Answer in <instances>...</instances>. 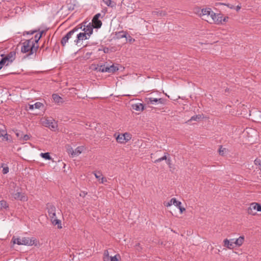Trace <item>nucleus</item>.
Listing matches in <instances>:
<instances>
[{
  "label": "nucleus",
  "instance_id": "nucleus-45",
  "mask_svg": "<svg viewBox=\"0 0 261 261\" xmlns=\"http://www.w3.org/2000/svg\"><path fill=\"white\" fill-rule=\"evenodd\" d=\"M101 16V14L100 13H97L96 14L93 18H96V19H99V18Z\"/></svg>",
  "mask_w": 261,
  "mask_h": 261
},
{
  "label": "nucleus",
  "instance_id": "nucleus-37",
  "mask_svg": "<svg viewBox=\"0 0 261 261\" xmlns=\"http://www.w3.org/2000/svg\"><path fill=\"white\" fill-rule=\"evenodd\" d=\"M103 2L108 6H110L111 4V0H102Z\"/></svg>",
  "mask_w": 261,
  "mask_h": 261
},
{
  "label": "nucleus",
  "instance_id": "nucleus-11",
  "mask_svg": "<svg viewBox=\"0 0 261 261\" xmlns=\"http://www.w3.org/2000/svg\"><path fill=\"white\" fill-rule=\"evenodd\" d=\"M86 24L87 22L82 24L80 28L82 29L84 33H85L86 34L90 36L93 33V26L91 23H89L87 24Z\"/></svg>",
  "mask_w": 261,
  "mask_h": 261
},
{
  "label": "nucleus",
  "instance_id": "nucleus-33",
  "mask_svg": "<svg viewBox=\"0 0 261 261\" xmlns=\"http://www.w3.org/2000/svg\"><path fill=\"white\" fill-rule=\"evenodd\" d=\"M93 174L95 177L98 180L102 176V173L100 172H94Z\"/></svg>",
  "mask_w": 261,
  "mask_h": 261
},
{
  "label": "nucleus",
  "instance_id": "nucleus-41",
  "mask_svg": "<svg viewBox=\"0 0 261 261\" xmlns=\"http://www.w3.org/2000/svg\"><path fill=\"white\" fill-rule=\"evenodd\" d=\"M99 180H100V183H101V184H103L107 181V179L105 177H104L103 176L100 178Z\"/></svg>",
  "mask_w": 261,
  "mask_h": 261
},
{
  "label": "nucleus",
  "instance_id": "nucleus-1",
  "mask_svg": "<svg viewBox=\"0 0 261 261\" xmlns=\"http://www.w3.org/2000/svg\"><path fill=\"white\" fill-rule=\"evenodd\" d=\"M38 48V45H35L33 39L25 41L22 43L21 51L23 53H28V56L35 54Z\"/></svg>",
  "mask_w": 261,
  "mask_h": 261
},
{
  "label": "nucleus",
  "instance_id": "nucleus-44",
  "mask_svg": "<svg viewBox=\"0 0 261 261\" xmlns=\"http://www.w3.org/2000/svg\"><path fill=\"white\" fill-rule=\"evenodd\" d=\"M37 32L36 30H34V31H29V32H26V34H31V35H32L33 34H34L35 33H36Z\"/></svg>",
  "mask_w": 261,
  "mask_h": 261
},
{
  "label": "nucleus",
  "instance_id": "nucleus-39",
  "mask_svg": "<svg viewBox=\"0 0 261 261\" xmlns=\"http://www.w3.org/2000/svg\"><path fill=\"white\" fill-rule=\"evenodd\" d=\"M176 207L179 210L181 214L182 213L186 210V209L184 207H182L181 205L177 206Z\"/></svg>",
  "mask_w": 261,
  "mask_h": 261
},
{
  "label": "nucleus",
  "instance_id": "nucleus-22",
  "mask_svg": "<svg viewBox=\"0 0 261 261\" xmlns=\"http://www.w3.org/2000/svg\"><path fill=\"white\" fill-rule=\"evenodd\" d=\"M83 150V146H79L75 149V150H72V152L71 153V155L72 156L78 155L82 153Z\"/></svg>",
  "mask_w": 261,
  "mask_h": 261
},
{
  "label": "nucleus",
  "instance_id": "nucleus-4",
  "mask_svg": "<svg viewBox=\"0 0 261 261\" xmlns=\"http://www.w3.org/2000/svg\"><path fill=\"white\" fill-rule=\"evenodd\" d=\"M2 59L0 60V70L4 66H7L11 64L16 58V53L11 51L9 54L2 56Z\"/></svg>",
  "mask_w": 261,
  "mask_h": 261
},
{
  "label": "nucleus",
  "instance_id": "nucleus-24",
  "mask_svg": "<svg viewBox=\"0 0 261 261\" xmlns=\"http://www.w3.org/2000/svg\"><path fill=\"white\" fill-rule=\"evenodd\" d=\"M53 99L56 103H61L62 102V98L57 94H53L52 95Z\"/></svg>",
  "mask_w": 261,
  "mask_h": 261
},
{
  "label": "nucleus",
  "instance_id": "nucleus-27",
  "mask_svg": "<svg viewBox=\"0 0 261 261\" xmlns=\"http://www.w3.org/2000/svg\"><path fill=\"white\" fill-rule=\"evenodd\" d=\"M40 156L46 160H50L52 159L48 152L41 153Z\"/></svg>",
  "mask_w": 261,
  "mask_h": 261
},
{
  "label": "nucleus",
  "instance_id": "nucleus-30",
  "mask_svg": "<svg viewBox=\"0 0 261 261\" xmlns=\"http://www.w3.org/2000/svg\"><path fill=\"white\" fill-rule=\"evenodd\" d=\"M111 256H109L108 251L106 250L104 252L103 255V260L104 261H110Z\"/></svg>",
  "mask_w": 261,
  "mask_h": 261
},
{
  "label": "nucleus",
  "instance_id": "nucleus-10",
  "mask_svg": "<svg viewBox=\"0 0 261 261\" xmlns=\"http://www.w3.org/2000/svg\"><path fill=\"white\" fill-rule=\"evenodd\" d=\"M131 138L132 135L129 133H125L124 134L119 135L116 138V140L118 143H125V142L129 141Z\"/></svg>",
  "mask_w": 261,
  "mask_h": 261
},
{
  "label": "nucleus",
  "instance_id": "nucleus-28",
  "mask_svg": "<svg viewBox=\"0 0 261 261\" xmlns=\"http://www.w3.org/2000/svg\"><path fill=\"white\" fill-rule=\"evenodd\" d=\"M98 70L102 72H108V71H109V69H108V66H106L105 65H100Z\"/></svg>",
  "mask_w": 261,
  "mask_h": 261
},
{
  "label": "nucleus",
  "instance_id": "nucleus-48",
  "mask_svg": "<svg viewBox=\"0 0 261 261\" xmlns=\"http://www.w3.org/2000/svg\"><path fill=\"white\" fill-rule=\"evenodd\" d=\"M227 6L228 7H229L230 9H234V6L232 5L228 4Z\"/></svg>",
  "mask_w": 261,
  "mask_h": 261
},
{
  "label": "nucleus",
  "instance_id": "nucleus-47",
  "mask_svg": "<svg viewBox=\"0 0 261 261\" xmlns=\"http://www.w3.org/2000/svg\"><path fill=\"white\" fill-rule=\"evenodd\" d=\"M241 8V6H239V5H238L237 7H236V11H239Z\"/></svg>",
  "mask_w": 261,
  "mask_h": 261
},
{
  "label": "nucleus",
  "instance_id": "nucleus-12",
  "mask_svg": "<svg viewBox=\"0 0 261 261\" xmlns=\"http://www.w3.org/2000/svg\"><path fill=\"white\" fill-rule=\"evenodd\" d=\"M90 36L85 33H80L76 35V38L74 40V42L76 45H78L81 41L88 39Z\"/></svg>",
  "mask_w": 261,
  "mask_h": 261
},
{
  "label": "nucleus",
  "instance_id": "nucleus-32",
  "mask_svg": "<svg viewBox=\"0 0 261 261\" xmlns=\"http://www.w3.org/2000/svg\"><path fill=\"white\" fill-rule=\"evenodd\" d=\"M254 164L258 167L259 169L261 170V160L256 159L254 161Z\"/></svg>",
  "mask_w": 261,
  "mask_h": 261
},
{
  "label": "nucleus",
  "instance_id": "nucleus-14",
  "mask_svg": "<svg viewBox=\"0 0 261 261\" xmlns=\"http://www.w3.org/2000/svg\"><path fill=\"white\" fill-rule=\"evenodd\" d=\"M164 205L166 207L170 206L172 205H174L175 206L181 205V202L176 200L175 198H172L168 202H165Z\"/></svg>",
  "mask_w": 261,
  "mask_h": 261
},
{
  "label": "nucleus",
  "instance_id": "nucleus-9",
  "mask_svg": "<svg viewBox=\"0 0 261 261\" xmlns=\"http://www.w3.org/2000/svg\"><path fill=\"white\" fill-rule=\"evenodd\" d=\"M79 28L75 27L72 30L69 31L68 33L66 34V35L64 36L61 41V43L63 46H65L66 43L68 42L69 39L72 37V36L74 34V33L78 31Z\"/></svg>",
  "mask_w": 261,
  "mask_h": 261
},
{
  "label": "nucleus",
  "instance_id": "nucleus-13",
  "mask_svg": "<svg viewBox=\"0 0 261 261\" xmlns=\"http://www.w3.org/2000/svg\"><path fill=\"white\" fill-rule=\"evenodd\" d=\"M223 246L229 249H233L235 246L234 239L228 240L227 239H224L223 241Z\"/></svg>",
  "mask_w": 261,
  "mask_h": 261
},
{
  "label": "nucleus",
  "instance_id": "nucleus-43",
  "mask_svg": "<svg viewBox=\"0 0 261 261\" xmlns=\"http://www.w3.org/2000/svg\"><path fill=\"white\" fill-rule=\"evenodd\" d=\"M87 194V192H81L80 194V196L81 197H85V196Z\"/></svg>",
  "mask_w": 261,
  "mask_h": 261
},
{
  "label": "nucleus",
  "instance_id": "nucleus-38",
  "mask_svg": "<svg viewBox=\"0 0 261 261\" xmlns=\"http://www.w3.org/2000/svg\"><path fill=\"white\" fill-rule=\"evenodd\" d=\"M126 39L130 43L134 42L135 41V39L133 38L130 36H127Z\"/></svg>",
  "mask_w": 261,
  "mask_h": 261
},
{
  "label": "nucleus",
  "instance_id": "nucleus-49",
  "mask_svg": "<svg viewBox=\"0 0 261 261\" xmlns=\"http://www.w3.org/2000/svg\"><path fill=\"white\" fill-rule=\"evenodd\" d=\"M4 137H5V138H6V140H8V136H7V133L5 134Z\"/></svg>",
  "mask_w": 261,
  "mask_h": 261
},
{
  "label": "nucleus",
  "instance_id": "nucleus-35",
  "mask_svg": "<svg viewBox=\"0 0 261 261\" xmlns=\"http://www.w3.org/2000/svg\"><path fill=\"white\" fill-rule=\"evenodd\" d=\"M119 34H121L120 36V38H127V32H124V31H121V32H119Z\"/></svg>",
  "mask_w": 261,
  "mask_h": 261
},
{
  "label": "nucleus",
  "instance_id": "nucleus-8",
  "mask_svg": "<svg viewBox=\"0 0 261 261\" xmlns=\"http://www.w3.org/2000/svg\"><path fill=\"white\" fill-rule=\"evenodd\" d=\"M213 11H212L211 9L210 8H205L201 9L200 10V13L199 14V16L202 17L203 19L205 20L207 22H208L211 19V16H212Z\"/></svg>",
  "mask_w": 261,
  "mask_h": 261
},
{
  "label": "nucleus",
  "instance_id": "nucleus-15",
  "mask_svg": "<svg viewBox=\"0 0 261 261\" xmlns=\"http://www.w3.org/2000/svg\"><path fill=\"white\" fill-rule=\"evenodd\" d=\"M15 199L19 200L22 201H26L28 200V197L24 193L21 192H17L13 195Z\"/></svg>",
  "mask_w": 261,
  "mask_h": 261
},
{
  "label": "nucleus",
  "instance_id": "nucleus-20",
  "mask_svg": "<svg viewBox=\"0 0 261 261\" xmlns=\"http://www.w3.org/2000/svg\"><path fill=\"white\" fill-rule=\"evenodd\" d=\"M132 108L137 111H142L144 110V106L141 103H137L132 105Z\"/></svg>",
  "mask_w": 261,
  "mask_h": 261
},
{
  "label": "nucleus",
  "instance_id": "nucleus-29",
  "mask_svg": "<svg viewBox=\"0 0 261 261\" xmlns=\"http://www.w3.org/2000/svg\"><path fill=\"white\" fill-rule=\"evenodd\" d=\"M201 118V116L200 115H196L192 116L190 120H188V122L192 121H198Z\"/></svg>",
  "mask_w": 261,
  "mask_h": 261
},
{
  "label": "nucleus",
  "instance_id": "nucleus-5",
  "mask_svg": "<svg viewBox=\"0 0 261 261\" xmlns=\"http://www.w3.org/2000/svg\"><path fill=\"white\" fill-rule=\"evenodd\" d=\"M228 17H223L221 13H216L213 12L211 19L208 21L210 23H214L217 24H222L223 22L227 21Z\"/></svg>",
  "mask_w": 261,
  "mask_h": 261
},
{
  "label": "nucleus",
  "instance_id": "nucleus-36",
  "mask_svg": "<svg viewBox=\"0 0 261 261\" xmlns=\"http://www.w3.org/2000/svg\"><path fill=\"white\" fill-rule=\"evenodd\" d=\"M9 169L8 166H6L3 167V173L6 174L9 172Z\"/></svg>",
  "mask_w": 261,
  "mask_h": 261
},
{
  "label": "nucleus",
  "instance_id": "nucleus-23",
  "mask_svg": "<svg viewBox=\"0 0 261 261\" xmlns=\"http://www.w3.org/2000/svg\"><path fill=\"white\" fill-rule=\"evenodd\" d=\"M43 33H44V31H42L39 33L35 35L34 39L32 38L33 39V41H34V43H35V45H38L37 43H38L39 40L41 38L42 34Z\"/></svg>",
  "mask_w": 261,
  "mask_h": 261
},
{
  "label": "nucleus",
  "instance_id": "nucleus-31",
  "mask_svg": "<svg viewBox=\"0 0 261 261\" xmlns=\"http://www.w3.org/2000/svg\"><path fill=\"white\" fill-rule=\"evenodd\" d=\"M120 256L119 254H116L114 256H111L110 261H119Z\"/></svg>",
  "mask_w": 261,
  "mask_h": 261
},
{
  "label": "nucleus",
  "instance_id": "nucleus-2",
  "mask_svg": "<svg viewBox=\"0 0 261 261\" xmlns=\"http://www.w3.org/2000/svg\"><path fill=\"white\" fill-rule=\"evenodd\" d=\"M47 212L48 216L53 225H57L58 229L62 228L61 221L57 219L56 213V207L51 204H47Z\"/></svg>",
  "mask_w": 261,
  "mask_h": 261
},
{
  "label": "nucleus",
  "instance_id": "nucleus-6",
  "mask_svg": "<svg viewBox=\"0 0 261 261\" xmlns=\"http://www.w3.org/2000/svg\"><path fill=\"white\" fill-rule=\"evenodd\" d=\"M247 212L249 215L255 216L257 212H261V204L257 202H252L250 204Z\"/></svg>",
  "mask_w": 261,
  "mask_h": 261
},
{
  "label": "nucleus",
  "instance_id": "nucleus-42",
  "mask_svg": "<svg viewBox=\"0 0 261 261\" xmlns=\"http://www.w3.org/2000/svg\"><path fill=\"white\" fill-rule=\"evenodd\" d=\"M29 139H30V136H29V135H24L23 136V137H22V140L23 141H27V140H29Z\"/></svg>",
  "mask_w": 261,
  "mask_h": 261
},
{
  "label": "nucleus",
  "instance_id": "nucleus-18",
  "mask_svg": "<svg viewBox=\"0 0 261 261\" xmlns=\"http://www.w3.org/2000/svg\"><path fill=\"white\" fill-rule=\"evenodd\" d=\"M45 124L46 126L53 129H55L57 127V124L54 120L46 119Z\"/></svg>",
  "mask_w": 261,
  "mask_h": 261
},
{
  "label": "nucleus",
  "instance_id": "nucleus-46",
  "mask_svg": "<svg viewBox=\"0 0 261 261\" xmlns=\"http://www.w3.org/2000/svg\"><path fill=\"white\" fill-rule=\"evenodd\" d=\"M167 161V164L168 165H171V160L170 158L169 159H167V160H166Z\"/></svg>",
  "mask_w": 261,
  "mask_h": 261
},
{
  "label": "nucleus",
  "instance_id": "nucleus-26",
  "mask_svg": "<svg viewBox=\"0 0 261 261\" xmlns=\"http://www.w3.org/2000/svg\"><path fill=\"white\" fill-rule=\"evenodd\" d=\"M8 207H9V205L7 203L6 201H5V200L0 201V210H2L3 208H7Z\"/></svg>",
  "mask_w": 261,
  "mask_h": 261
},
{
  "label": "nucleus",
  "instance_id": "nucleus-3",
  "mask_svg": "<svg viewBox=\"0 0 261 261\" xmlns=\"http://www.w3.org/2000/svg\"><path fill=\"white\" fill-rule=\"evenodd\" d=\"M12 242L14 244H17L18 245H26V246H32L34 245L37 246V240L35 238H29V237H23V238H15L13 237Z\"/></svg>",
  "mask_w": 261,
  "mask_h": 261
},
{
  "label": "nucleus",
  "instance_id": "nucleus-21",
  "mask_svg": "<svg viewBox=\"0 0 261 261\" xmlns=\"http://www.w3.org/2000/svg\"><path fill=\"white\" fill-rule=\"evenodd\" d=\"M43 106V103L40 102H37L33 105H30L29 109L30 110H33L34 109H39Z\"/></svg>",
  "mask_w": 261,
  "mask_h": 261
},
{
  "label": "nucleus",
  "instance_id": "nucleus-17",
  "mask_svg": "<svg viewBox=\"0 0 261 261\" xmlns=\"http://www.w3.org/2000/svg\"><path fill=\"white\" fill-rule=\"evenodd\" d=\"M245 241V237L244 236H240L237 239H234V244L236 247H240L244 243Z\"/></svg>",
  "mask_w": 261,
  "mask_h": 261
},
{
  "label": "nucleus",
  "instance_id": "nucleus-7",
  "mask_svg": "<svg viewBox=\"0 0 261 261\" xmlns=\"http://www.w3.org/2000/svg\"><path fill=\"white\" fill-rule=\"evenodd\" d=\"M213 11H212L211 9L210 8H205L201 9L200 10V13L199 14V16L202 17L203 19L205 20L207 22H208L211 19V16H212Z\"/></svg>",
  "mask_w": 261,
  "mask_h": 261
},
{
  "label": "nucleus",
  "instance_id": "nucleus-19",
  "mask_svg": "<svg viewBox=\"0 0 261 261\" xmlns=\"http://www.w3.org/2000/svg\"><path fill=\"white\" fill-rule=\"evenodd\" d=\"M92 22V24H91L94 28H100L102 25V22L100 20H99V19L93 18Z\"/></svg>",
  "mask_w": 261,
  "mask_h": 261
},
{
  "label": "nucleus",
  "instance_id": "nucleus-25",
  "mask_svg": "<svg viewBox=\"0 0 261 261\" xmlns=\"http://www.w3.org/2000/svg\"><path fill=\"white\" fill-rule=\"evenodd\" d=\"M108 69H109V71H108V72L109 73H113L115 72L116 71H117L118 70V68L116 66H115L114 65H112L110 66H108Z\"/></svg>",
  "mask_w": 261,
  "mask_h": 261
},
{
  "label": "nucleus",
  "instance_id": "nucleus-40",
  "mask_svg": "<svg viewBox=\"0 0 261 261\" xmlns=\"http://www.w3.org/2000/svg\"><path fill=\"white\" fill-rule=\"evenodd\" d=\"M225 149L221 146L219 149V154L221 155L224 154V151Z\"/></svg>",
  "mask_w": 261,
  "mask_h": 261
},
{
  "label": "nucleus",
  "instance_id": "nucleus-34",
  "mask_svg": "<svg viewBox=\"0 0 261 261\" xmlns=\"http://www.w3.org/2000/svg\"><path fill=\"white\" fill-rule=\"evenodd\" d=\"M167 160V156L166 155V154L163 156H162V158H159L158 159L156 160L155 161H154V163H159V162H160L163 160Z\"/></svg>",
  "mask_w": 261,
  "mask_h": 261
},
{
  "label": "nucleus",
  "instance_id": "nucleus-16",
  "mask_svg": "<svg viewBox=\"0 0 261 261\" xmlns=\"http://www.w3.org/2000/svg\"><path fill=\"white\" fill-rule=\"evenodd\" d=\"M148 103L154 105L156 103H164V100L163 98H156L153 97H149L147 98Z\"/></svg>",
  "mask_w": 261,
  "mask_h": 261
}]
</instances>
